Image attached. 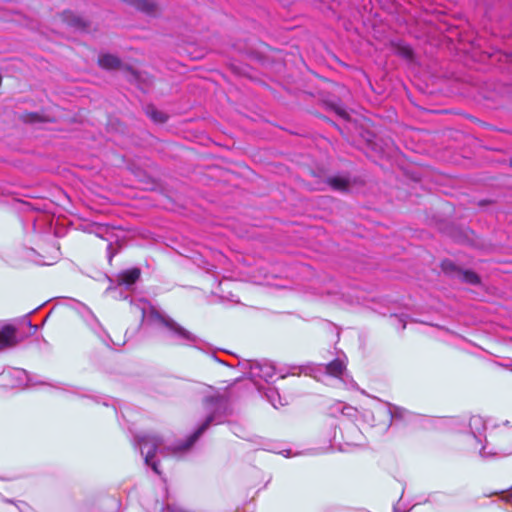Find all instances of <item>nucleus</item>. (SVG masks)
Here are the masks:
<instances>
[{"instance_id":"nucleus-1","label":"nucleus","mask_w":512,"mask_h":512,"mask_svg":"<svg viewBox=\"0 0 512 512\" xmlns=\"http://www.w3.org/2000/svg\"><path fill=\"white\" fill-rule=\"evenodd\" d=\"M204 407L207 412L205 421L191 434L184 442L168 448L169 452L162 449L163 441L160 437L150 434L137 435L135 437V445L139 448L141 455L144 457L145 464L150 466L152 470L160 475L158 461L154 458L156 453L166 455H177L179 452L187 451L198 438L206 431L211 424H219L227 410V400L220 395L208 396L204 399Z\"/></svg>"},{"instance_id":"nucleus-2","label":"nucleus","mask_w":512,"mask_h":512,"mask_svg":"<svg viewBox=\"0 0 512 512\" xmlns=\"http://www.w3.org/2000/svg\"><path fill=\"white\" fill-rule=\"evenodd\" d=\"M135 313L141 314L142 324L153 326L174 344L198 347L199 338L145 299L132 302Z\"/></svg>"},{"instance_id":"nucleus-3","label":"nucleus","mask_w":512,"mask_h":512,"mask_svg":"<svg viewBox=\"0 0 512 512\" xmlns=\"http://www.w3.org/2000/svg\"><path fill=\"white\" fill-rule=\"evenodd\" d=\"M242 367L255 383L258 379L269 382L275 375V367L268 361H246Z\"/></svg>"},{"instance_id":"nucleus-4","label":"nucleus","mask_w":512,"mask_h":512,"mask_svg":"<svg viewBox=\"0 0 512 512\" xmlns=\"http://www.w3.org/2000/svg\"><path fill=\"white\" fill-rule=\"evenodd\" d=\"M79 314L83 318V320L87 323V325L91 328V330L101 339V341L110 346V343L114 344L113 340L109 336V334L104 330L98 318L94 315V313L85 305L81 304L79 309Z\"/></svg>"},{"instance_id":"nucleus-5","label":"nucleus","mask_w":512,"mask_h":512,"mask_svg":"<svg viewBox=\"0 0 512 512\" xmlns=\"http://www.w3.org/2000/svg\"><path fill=\"white\" fill-rule=\"evenodd\" d=\"M140 274L141 272L138 268L125 270L117 276V284L125 287L126 289H130L139 279Z\"/></svg>"},{"instance_id":"nucleus-6","label":"nucleus","mask_w":512,"mask_h":512,"mask_svg":"<svg viewBox=\"0 0 512 512\" xmlns=\"http://www.w3.org/2000/svg\"><path fill=\"white\" fill-rule=\"evenodd\" d=\"M384 412L388 415L389 421L407 420L410 417L408 410L391 404L386 405Z\"/></svg>"},{"instance_id":"nucleus-7","label":"nucleus","mask_w":512,"mask_h":512,"mask_svg":"<svg viewBox=\"0 0 512 512\" xmlns=\"http://www.w3.org/2000/svg\"><path fill=\"white\" fill-rule=\"evenodd\" d=\"M324 368L327 374L334 377H341L346 370V364L341 359H335L332 362L324 365Z\"/></svg>"},{"instance_id":"nucleus-8","label":"nucleus","mask_w":512,"mask_h":512,"mask_svg":"<svg viewBox=\"0 0 512 512\" xmlns=\"http://www.w3.org/2000/svg\"><path fill=\"white\" fill-rule=\"evenodd\" d=\"M15 342V330L10 326L0 330V350L12 346Z\"/></svg>"},{"instance_id":"nucleus-9","label":"nucleus","mask_w":512,"mask_h":512,"mask_svg":"<svg viewBox=\"0 0 512 512\" xmlns=\"http://www.w3.org/2000/svg\"><path fill=\"white\" fill-rule=\"evenodd\" d=\"M62 17L63 21H65L69 26L77 30H83L86 27L85 21L80 16L75 15L71 11H65Z\"/></svg>"},{"instance_id":"nucleus-10","label":"nucleus","mask_w":512,"mask_h":512,"mask_svg":"<svg viewBox=\"0 0 512 512\" xmlns=\"http://www.w3.org/2000/svg\"><path fill=\"white\" fill-rule=\"evenodd\" d=\"M98 63L102 68L105 69H116L120 66V60L118 57L111 54L101 55L98 59Z\"/></svg>"},{"instance_id":"nucleus-11","label":"nucleus","mask_w":512,"mask_h":512,"mask_svg":"<svg viewBox=\"0 0 512 512\" xmlns=\"http://www.w3.org/2000/svg\"><path fill=\"white\" fill-rule=\"evenodd\" d=\"M265 397L274 408H278L279 406H284L287 404L286 402L282 401V398L278 390L274 387H268L266 389Z\"/></svg>"},{"instance_id":"nucleus-12","label":"nucleus","mask_w":512,"mask_h":512,"mask_svg":"<svg viewBox=\"0 0 512 512\" xmlns=\"http://www.w3.org/2000/svg\"><path fill=\"white\" fill-rule=\"evenodd\" d=\"M457 277L468 284L476 285L480 282L479 276L471 270H457Z\"/></svg>"},{"instance_id":"nucleus-13","label":"nucleus","mask_w":512,"mask_h":512,"mask_svg":"<svg viewBox=\"0 0 512 512\" xmlns=\"http://www.w3.org/2000/svg\"><path fill=\"white\" fill-rule=\"evenodd\" d=\"M146 114L154 122H157V123H164L167 120L166 115L163 112L156 110L155 107H153V106H148L146 108Z\"/></svg>"},{"instance_id":"nucleus-14","label":"nucleus","mask_w":512,"mask_h":512,"mask_svg":"<svg viewBox=\"0 0 512 512\" xmlns=\"http://www.w3.org/2000/svg\"><path fill=\"white\" fill-rule=\"evenodd\" d=\"M397 53L406 60H411L413 58V50L406 44L398 45Z\"/></svg>"},{"instance_id":"nucleus-15","label":"nucleus","mask_w":512,"mask_h":512,"mask_svg":"<svg viewBox=\"0 0 512 512\" xmlns=\"http://www.w3.org/2000/svg\"><path fill=\"white\" fill-rule=\"evenodd\" d=\"M329 184L336 190H345L348 186L347 181L340 177L330 178Z\"/></svg>"},{"instance_id":"nucleus-16","label":"nucleus","mask_w":512,"mask_h":512,"mask_svg":"<svg viewBox=\"0 0 512 512\" xmlns=\"http://www.w3.org/2000/svg\"><path fill=\"white\" fill-rule=\"evenodd\" d=\"M339 409L341 413L349 418H353L356 416L357 410L349 405L339 403Z\"/></svg>"},{"instance_id":"nucleus-17","label":"nucleus","mask_w":512,"mask_h":512,"mask_svg":"<svg viewBox=\"0 0 512 512\" xmlns=\"http://www.w3.org/2000/svg\"><path fill=\"white\" fill-rule=\"evenodd\" d=\"M138 9L151 14L155 11V5L147 0H142L138 3Z\"/></svg>"},{"instance_id":"nucleus-18","label":"nucleus","mask_w":512,"mask_h":512,"mask_svg":"<svg viewBox=\"0 0 512 512\" xmlns=\"http://www.w3.org/2000/svg\"><path fill=\"white\" fill-rule=\"evenodd\" d=\"M55 255L52 257V259H46L45 257L41 256L40 259H34V261L39 265H51L54 263V260L58 258V248H54Z\"/></svg>"},{"instance_id":"nucleus-19","label":"nucleus","mask_w":512,"mask_h":512,"mask_svg":"<svg viewBox=\"0 0 512 512\" xmlns=\"http://www.w3.org/2000/svg\"><path fill=\"white\" fill-rule=\"evenodd\" d=\"M160 512H188L176 505H166Z\"/></svg>"},{"instance_id":"nucleus-20","label":"nucleus","mask_w":512,"mask_h":512,"mask_svg":"<svg viewBox=\"0 0 512 512\" xmlns=\"http://www.w3.org/2000/svg\"><path fill=\"white\" fill-rule=\"evenodd\" d=\"M399 322H402L401 329H405L406 327V321L403 319H399Z\"/></svg>"},{"instance_id":"nucleus-21","label":"nucleus","mask_w":512,"mask_h":512,"mask_svg":"<svg viewBox=\"0 0 512 512\" xmlns=\"http://www.w3.org/2000/svg\"><path fill=\"white\" fill-rule=\"evenodd\" d=\"M443 266H444V269L446 270L448 268V266H452V264L451 263H444Z\"/></svg>"},{"instance_id":"nucleus-22","label":"nucleus","mask_w":512,"mask_h":512,"mask_svg":"<svg viewBox=\"0 0 512 512\" xmlns=\"http://www.w3.org/2000/svg\"><path fill=\"white\" fill-rule=\"evenodd\" d=\"M508 501L512 503V492L508 495Z\"/></svg>"},{"instance_id":"nucleus-23","label":"nucleus","mask_w":512,"mask_h":512,"mask_svg":"<svg viewBox=\"0 0 512 512\" xmlns=\"http://www.w3.org/2000/svg\"><path fill=\"white\" fill-rule=\"evenodd\" d=\"M510 164H511V167H512V159L510 160Z\"/></svg>"}]
</instances>
